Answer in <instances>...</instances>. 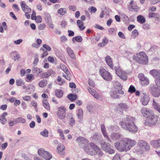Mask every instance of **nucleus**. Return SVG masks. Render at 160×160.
I'll return each instance as SVG.
<instances>
[{
    "instance_id": "c756f323",
    "label": "nucleus",
    "mask_w": 160,
    "mask_h": 160,
    "mask_svg": "<svg viewBox=\"0 0 160 160\" xmlns=\"http://www.w3.org/2000/svg\"><path fill=\"white\" fill-rule=\"evenodd\" d=\"M149 18H154L157 20H159L160 18V14L156 13L151 12L148 14Z\"/></svg>"
},
{
    "instance_id": "f257e3e1",
    "label": "nucleus",
    "mask_w": 160,
    "mask_h": 160,
    "mask_svg": "<svg viewBox=\"0 0 160 160\" xmlns=\"http://www.w3.org/2000/svg\"><path fill=\"white\" fill-rule=\"evenodd\" d=\"M125 121V122L122 121L119 123L120 125L123 128L132 133H135L138 131V128L132 119L127 118Z\"/></svg>"
},
{
    "instance_id": "2f4dec72",
    "label": "nucleus",
    "mask_w": 160,
    "mask_h": 160,
    "mask_svg": "<svg viewBox=\"0 0 160 160\" xmlns=\"http://www.w3.org/2000/svg\"><path fill=\"white\" fill-rule=\"evenodd\" d=\"M67 97L70 101L72 102L77 99V96L76 94L71 93L68 95Z\"/></svg>"
},
{
    "instance_id": "9d476101",
    "label": "nucleus",
    "mask_w": 160,
    "mask_h": 160,
    "mask_svg": "<svg viewBox=\"0 0 160 160\" xmlns=\"http://www.w3.org/2000/svg\"><path fill=\"white\" fill-rule=\"evenodd\" d=\"M38 154L43 157L46 160H49L52 158V155L48 152L45 150L44 149L41 148L38 151Z\"/></svg>"
},
{
    "instance_id": "7ed1b4c3",
    "label": "nucleus",
    "mask_w": 160,
    "mask_h": 160,
    "mask_svg": "<svg viewBox=\"0 0 160 160\" xmlns=\"http://www.w3.org/2000/svg\"><path fill=\"white\" fill-rule=\"evenodd\" d=\"M148 58L144 52H140L138 53V59L137 62L142 64H146L148 63Z\"/></svg>"
},
{
    "instance_id": "20e7f679",
    "label": "nucleus",
    "mask_w": 160,
    "mask_h": 160,
    "mask_svg": "<svg viewBox=\"0 0 160 160\" xmlns=\"http://www.w3.org/2000/svg\"><path fill=\"white\" fill-rule=\"evenodd\" d=\"M137 146L138 148V151L148 150L150 149L149 145L146 141L143 140L138 141Z\"/></svg>"
},
{
    "instance_id": "f3484780",
    "label": "nucleus",
    "mask_w": 160,
    "mask_h": 160,
    "mask_svg": "<svg viewBox=\"0 0 160 160\" xmlns=\"http://www.w3.org/2000/svg\"><path fill=\"white\" fill-rule=\"evenodd\" d=\"M138 78L141 81V83L142 86H146L149 84V81L148 79L145 77L143 73L139 74Z\"/></svg>"
},
{
    "instance_id": "603ef678",
    "label": "nucleus",
    "mask_w": 160,
    "mask_h": 160,
    "mask_svg": "<svg viewBox=\"0 0 160 160\" xmlns=\"http://www.w3.org/2000/svg\"><path fill=\"white\" fill-rule=\"evenodd\" d=\"M136 91L135 88L132 85H131L129 88L128 92L131 93H132Z\"/></svg>"
},
{
    "instance_id": "aec40b11",
    "label": "nucleus",
    "mask_w": 160,
    "mask_h": 160,
    "mask_svg": "<svg viewBox=\"0 0 160 160\" xmlns=\"http://www.w3.org/2000/svg\"><path fill=\"white\" fill-rule=\"evenodd\" d=\"M141 112L142 115L147 118L150 115H151L153 113L151 110L145 107H143L141 109Z\"/></svg>"
},
{
    "instance_id": "4c0bfd02",
    "label": "nucleus",
    "mask_w": 160,
    "mask_h": 160,
    "mask_svg": "<svg viewBox=\"0 0 160 160\" xmlns=\"http://www.w3.org/2000/svg\"><path fill=\"white\" fill-rule=\"evenodd\" d=\"M137 21L141 23H144L146 20L143 16L141 15H139L137 17Z\"/></svg>"
},
{
    "instance_id": "72a5a7b5",
    "label": "nucleus",
    "mask_w": 160,
    "mask_h": 160,
    "mask_svg": "<svg viewBox=\"0 0 160 160\" xmlns=\"http://www.w3.org/2000/svg\"><path fill=\"white\" fill-rule=\"evenodd\" d=\"M55 94L57 97L61 98L63 95V92L61 90L57 89L55 92Z\"/></svg>"
},
{
    "instance_id": "dca6fc26",
    "label": "nucleus",
    "mask_w": 160,
    "mask_h": 160,
    "mask_svg": "<svg viewBox=\"0 0 160 160\" xmlns=\"http://www.w3.org/2000/svg\"><path fill=\"white\" fill-rule=\"evenodd\" d=\"M124 140L127 151L129 150L132 147H133L136 143L135 141L129 138H126L124 139Z\"/></svg>"
},
{
    "instance_id": "de8ad7c7",
    "label": "nucleus",
    "mask_w": 160,
    "mask_h": 160,
    "mask_svg": "<svg viewBox=\"0 0 160 160\" xmlns=\"http://www.w3.org/2000/svg\"><path fill=\"white\" fill-rule=\"evenodd\" d=\"M117 93L115 91V92H110V96L112 97L113 98H118V97L117 94Z\"/></svg>"
},
{
    "instance_id": "2eb2a0df",
    "label": "nucleus",
    "mask_w": 160,
    "mask_h": 160,
    "mask_svg": "<svg viewBox=\"0 0 160 160\" xmlns=\"http://www.w3.org/2000/svg\"><path fill=\"white\" fill-rule=\"evenodd\" d=\"M150 144L152 146L157 149L156 151L157 154L160 157V139L157 140H153L151 141Z\"/></svg>"
},
{
    "instance_id": "e433bc0d",
    "label": "nucleus",
    "mask_w": 160,
    "mask_h": 160,
    "mask_svg": "<svg viewBox=\"0 0 160 160\" xmlns=\"http://www.w3.org/2000/svg\"><path fill=\"white\" fill-rule=\"evenodd\" d=\"M111 137L113 140H117L120 138V135L117 133H112L111 134Z\"/></svg>"
},
{
    "instance_id": "58836bf2",
    "label": "nucleus",
    "mask_w": 160,
    "mask_h": 160,
    "mask_svg": "<svg viewBox=\"0 0 160 160\" xmlns=\"http://www.w3.org/2000/svg\"><path fill=\"white\" fill-rule=\"evenodd\" d=\"M152 105L154 108L160 113V106H159L158 103L155 102L154 99H153Z\"/></svg>"
},
{
    "instance_id": "a211bd4d",
    "label": "nucleus",
    "mask_w": 160,
    "mask_h": 160,
    "mask_svg": "<svg viewBox=\"0 0 160 160\" xmlns=\"http://www.w3.org/2000/svg\"><path fill=\"white\" fill-rule=\"evenodd\" d=\"M151 93L155 97H158L160 95V87L156 85L151 88Z\"/></svg>"
},
{
    "instance_id": "c9c22d12",
    "label": "nucleus",
    "mask_w": 160,
    "mask_h": 160,
    "mask_svg": "<svg viewBox=\"0 0 160 160\" xmlns=\"http://www.w3.org/2000/svg\"><path fill=\"white\" fill-rule=\"evenodd\" d=\"M48 84L47 81L46 79H43L40 81L39 83V86L41 88H44Z\"/></svg>"
},
{
    "instance_id": "69168bd1",
    "label": "nucleus",
    "mask_w": 160,
    "mask_h": 160,
    "mask_svg": "<svg viewBox=\"0 0 160 160\" xmlns=\"http://www.w3.org/2000/svg\"><path fill=\"white\" fill-rule=\"evenodd\" d=\"M12 8L16 11H18L20 10L17 4H13L12 6Z\"/></svg>"
},
{
    "instance_id": "ddd939ff",
    "label": "nucleus",
    "mask_w": 160,
    "mask_h": 160,
    "mask_svg": "<svg viewBox=\"0 0 160 160\" xmlns=\"http://www.w3.org/2000/svg\"><path fill=\"white\" fill-rule=\"evenodd\" d=\"M60 67L66 74V75L63 74L62 75L63 77L67 80L70 81L71 80V74L70 73L69 70L66 66L63 64H60Z\"/></svg>"
},
{
    "instance_id": "c03bdc74",
    "label": "nucleus",
    "mask_w": 160,
    "mask_h": 160,
    "mask_svg": "<svg viewBox=\"0 0 160 160\" xmlns=\"http://www.w3.org/2000/svg\"><path fill=\"white\" fill-rule=\"evenodd\" d=\"M45 19L47 22H50L51 21V18L50 15L48 14L45 15Z\"/></svg>"
},
{
    "instance_id": "f8f14e48",
    "label": "nucleus",
    "mask_w": 160,
    "mask_h": 160,
    "mask_svg": "<svg viewBox=\"0 0 160 160\" xmlns=\"http://www.w3.org/2000/svg\"><path fill=\"white\" fill-rule=\"evenodd\" d=\"M111 146L110 144H107L104 141H102L101 142V148L103 150L110 154L114 153L115 151L113 149L111 148Z\"/></svg>"
},
{
    "instance_id": "9b49d317",
    "label": "nucleus",
    "mask_w": 160,
    "mask_h": 160,
    "mask_svg": "<svg viewBox=\"0 0 160 160\" xmlns=\"http://www.w3.org/2000/svg\"><path fill=\"white\" fill-rule=\"evenodd\" d=\"M66 109L64 106L58 108L57 114L58 118L60 119H63L66 117Z\"/></svg>"
},
{
    "instance_id": "a18cd8bd",
    "label": "nucleus",
    "mask_w": 160,
    "mask_h": 160,
    "mask_svg": "<svg viewBox=\"0 0 160 160\" xmlns=\"http://www.w3.org/2000/svg\"><path fill=\"white\" fill-rule=\"evenodd\" d=\"M138 35V30L136 29H134L132 32L131 36L135 38Z\"/></svg>"
},
{
    "instance_id": "6e6552de",
    "label": "nucleus",
    "mask_w": 160,
    "mask_h": 160,
    "mask_svg": "<svg viewBox=\"0 0 160 160\" xmlns=\"http://www.w3.org/2000/svg\"><path fill=\"white\" fill-rule=\"evenodd\" d=\"M150 73L155 78L156 84L160 87V70L153 69L150 71Z\"/></svg>"
},
{
    "instance_id": "39448f33",
    "label": "nucleus",
    "mask_w": 160,
    "mask_h": 160,
    "mask_svg": "<svg viewBox=\"0 0 160 160\" xmlns=\"http://www.w3.org/2000/svg\"><path fill=\"white\" fill-rule=\"evenodd\" d=\"M99 74L104 80L110 81L112 79V77L110 73L103 68H101L99 69Z\"/></svg>"
},
{
    "instance_id": "f704fd0d",
    "label": "nucleus",
    "mask_w": 160,
    "mask_h": 160,
    "mask_svg": "<svg viewBox=\"0 0 160 160\" xmlns=\"http://www.w3.org/2000/svg\"><path fill=\"white\" fill-rule=\"evenodd\" d=\"M65 149V147L62 144H60L58 145L57 147V149L58 151V152L60 154V153Z\"/></svg>"
},
{
    "instance_id": "b1692460",
    "label": "nucleus",
    "mask_w": 160,
    "mask_h": 160,
    "mask_svg": "<svg viewBox=\"0 0 160 160\" xmlns=\"http://www.w3.org/2000/svg\"><path fill=\"white\" fill-rule=\"evenodd\" d=\"M42 104L44 108L47 110L48 111L50 110V106L47 99H43Z\"/></svg>"
},
{
    "instance_id": "13d9d810",
    "label": "nucleus",
    "mask_w": 160,
    "mask_h": 160,
    "mask_svg": "<svg viewBox=\"0 0 160 160\" xmlns=\"http://www.w3.org/2000/svg\"><path fill=\"white\" fill-rule=\"evenodd\" d=\"M57 81L58 82H61V83L60 84V85H62L65 82L64 80H62V78L60 76L58 77Z\"/></svg>"
},
{
    "instance_id": "79ce46f5",
    "label": "nucleus",
    "mask_w": 160,
    "mask_h": 160,
    "mask_svg": "<svg viewBox=\"0 0 160 160\" xmlns=\"http://www.w3.org/2000/svg\"><path fill=\"white\" fill-rule=\"evenodd\" d=\"M58 12L61 15H64L66 13V9L64 8H61L58 10Z\"/></svg>"
},
{
    "instance_id": "4be33fe9",
    "label": "nucleus",
    "mask_w": 160,
    "mask_h": 160,
    "mask_svg": "<svg viewBox=\"0 0 160 160\" xmlns=\"http://www.w3.org/2000/svg\"><path fill=\"white\" fill-rule=\"evenodd\" d=\"M149 101V98L146 94H143L141 99V102L144 106L147 105Z\"/></svg>"
},
{
    "instance_id": "bb28decb",
    "label": "nucleus",
    "mask_w": 160,
    "mask_h": 160,
    "mask_svg": "<svg viewBox=\"0 0 160 160\" xmlns=\"http://www.w3.org/2000/svg\"><path fill=\"white\" fill-rule=\"evenodd\" d=\"M122 87L120 84H119L118 85H116L115 87V91L117 93L122 94L124 93L123 91L122 90Z\"/></svg>"
},
{
    "instance_id": "7c9ffc66",
    "label": "nucleus",
    "mask_w": 160,
    "mask_h": 160,
    "mask_svg": "<svg viewBox=\"0 0 160 160\" xmlns=\"http://www.w3.org/2000/svg\"><path fill=\"white\" fill-rule=\"evenodd\" d=\"M83 116V110L81 109H78L77 113V116L78 119L81 120H82Z\"/></svg>"
},
{
    "instance_id": "5fc2aeb1",
    "label": "nucleus",
    "mask_w": 160,
    "mask_h": 160,
    "mask_svg": "<svg viewBox=\"0 0 160 160\" xmlns=\"http://www.w3.org/2000/svg\"><path fill=\"white\" fill-rule=\"evenodd\" d=\"M88 10L91 13H95L97 10L96 8L93 6H92L90 8H89Z\"/></svg>"
},
{
    "instance_id": "49530a36",
    "label": "nucleus",
    "mask_w": 160,
    "mask_h": 160,
    "mask_svg": "<svg viewBox=\"0 0 160 160\" xmlns=\"http://www.w3.org/2000/svg\"><path fill=\"white\" fill-rule=\"evenodd\" d=\"M40 134L43 137H48V132L46 129H44L43 131L41 132Z\"/></svg>"
},
{
    "instance_id": "473e14b6",
    "label": "nucleus",
    "mask_w": 160,
    "mask_h": 160,
    "mask_svg": "<svg viewBox=\"0 0 160 160\" xmlns=\"http://www.w3.org/2000/svg\"><path fill=\"white\" fill-rule=\"evenodd\" d=\"M67 51L69 55L72 58H75V55L73 50L70 48H67Z\"/></svg>"
},
{
    "instance_id": "052dcab7",
    "label": "nucleus",
    "mask_w": 160,
    "mask_h": 160,
    "mask_svg": "<svg viewBox=\"0 0 160 160\" xmlns=\"http://www.w3.org/2000/svg\"><path fill=\"white\" fill-rule=\"evenodd\" d=\"M99 150H98L97 151H96V154H98L99 157L102 156L103 155V153L102 151L100 148L99 147Z\"/></svg>"
},
{
    "instance_id": "a19ab883",
    "label": "nucleus",
    "mask_w": 160,
    "mask_h": 160,
    "mask_svg": "<svg viewBox=\"0 0 160 160\" xmlns=\"http://www.w3.org/2000/svg\"><path fill=\"white\" fill-rule=\"evenodd\" d=\"M14 121L15 122H16V123L21 122L24 123H25L26 122V120L25 119L21 117L17 118L15 119Z\"/></svg>"
},
{
    "instance_id": "4d7b16f0",
    "label": "nucleus",
    "mask_w": 160,
    "mask_h": 160,
    "mask_svg": "<svg viewBox=\"0 0 160 160\" xmlns=\"http://www.w3.org/2000/svg\"><path fill=\"white\" fill-rule=\"evenodd\" d=\"M104 137L107 139L108 141H110V140L107 134L106 131H104L102 132Z\"/></svg>"
},
{
    "instance_id": "412c9836",
    "label": "nucleus",
    "mask_w": 160,
    "mask_h": 160,
    "mask_svg": "<svg viewBox=\"0 0 160 160\" xmlns=\"http://www.w3.org/2000/svg\"><path fill=\"white\" fill-rule=\"evenodd\" d=\"M76 141L79 143L80 146H82V144L86 145L88 144V141L83 137H78L76 139Z\"/></svg>"
},
{
    "instance_id": "8fccbe9b",
    "label": "nucleus",
    "mask_w": 160,
    "mask_h": 160,
    "mask_svg": "<svg viewBox=\"0 0 160 160\" xmlns=\"http://www.w3.org/2000/svg\"><path fill=\"white\" fill-rule=\"evenodd\" d=\"M33 88H34V86L32 84L29 85L26 88V91L27 92H32L31 89H32Z\"/></svg>"
},
{
    "instance_id": "09e8293b",
    "label": "nucleus",
    "mask_w": 160,
    "mask_h": 160,
    "mask_svg": "<svg viewBox=\"0 0 160 160\" xmlns=\"http://www.w3.org/2000/svg\"><path fill=\"white\" fill-rule=\"evenodd\" d=\"M34 20H35L36 22L37 23H40L42 22V17L40 16H37Z\"/></svg>"
},
{
    "instance_id": "ea45409f",
    "label": "nucleus",
    "mask_w": 160,
    "mask_h": 160,
    "mask_svg": "<svg viewBox=\"0 0 160 160\" xmlns=\"http://www.w3.org/2000/svg\"><path fill=\"white\" fill-rule=\"evenodd\" d=\"M16 82L17 85L18 86H22L23 85L25 84V83L23 80L21 79L17 80Z\"/></svg>"
},
{
    "instance_id": "c85d7f7f",
    "label": "nucleus",
    "mask_w": 160,
    "mask_h": 160,
    "mask_svg": "<svg viewBox=\"0 0 160 160\" xmlns=\"http://www.w3.org/2000/svg\"><path fill=\"white\" fill-rule=\"evenodd\" d=\"M106 61L107 64L112 68H113L112 62L111 58L109 56H107L106 58Z\"/></svg>"
},
{
    "instance_id": "6ab92c4d",
    "label": "nucleus",
    "mask_w": 160,
    "mask_h": 160,
    "mask_svg": "<svg viewBox=\"0 0 160 160\" xmlns=\"http://www.w3.org/2000/svg\"><path fill=\"white\" fill-rule=\"evenodd\" d=\"M128 9L131 11L137 12L138 9V7L135 4L133 0H131L128 4Z\"/></svg>"
},
{
    "instance_id": "393cba45",
    "label": "nucleus",
    "mask_w": 160,
    "mask_h": 160,
    "mask_svg": "<svg viewBox=\"0 0 160 160\" xmlns=\"http://www.w3.org/2000/svg\"><path fill=\"white\" fill-rule=\"evenodd\" d=\"M53 72L52 69H50L47 72L43 73L41 76L42 78H47L51 76Z\"/></svg>"
},
{
    "instance_id": "0eeeda50",
    "label": "nucleus",
    "mask_w": 160,
    "mask_h": 160,
    "mask_svg": "<svg viewBox=\"0 0 160 160\" xmlns=\"http://www.w3.org/2000/svg\"><path fill=\"white\" fill-rule=\"evenodd\" d=\"M115 70L116 74L121 79L126 80L127 78V73L122 71L119 66H117L115 68Z\"/></svg>"
},
{
    "instance_id": "bf43d9fd",
    "label": "nucleus",
    "mask_w": 160,
    "mask_h": 160,
    "mask_svg": "<svg viewBox=\"0 0 160 160\" xmlns=\"http://www.w3.org/2000/svg\"><path fill=\"white\" fill-rule=\"evenodd\" d=\"M69 10L75 11L76 10V7L75 6L71 5L68 7Z\"/></svg>"
},
{
    "instance_id": "a878e982",
    "label": "nucleus",
    "mask_w": 160,
    "mask_h": 160,
    "mask_svg": "<svg viewBox=\"0 0 160 160\" xmlns=\"http://www.w3.org/2000/svg\"><path fill=\"white\" fill-rule=\"evenodd\" d=\"M128 108V106L125 103H121L118 104L117 109L120 111L126 110Z\"/></svg>"
},
{
    "instance_id": "0e129e2a",
    "label": "nucleus",
    "mask_w": 160,
    "mask_h": 160,
    "mask_svg": "<svg viewBox=\"0 0 160 160\" xmlns=\"http://www.w3.org/2000/svg\"><path fill=\"white\" fill-rule=\"evenodd\" d=\"M112 160H121L120 156L118 154H116L113 158Z\"/></svg>"
},
{
    "instance_id": "cd10ccee",
    "label": "nucleus",
    "mask_w": 160,
    "mask_h": 160,
    "mask_svg": "<svg viewBox=\"0 0 160 160\" xmlns=\"http://www.w3.org/2000/svg\"><path fill=\"white\" fill-rule=\"evenodd\" d=\"M77 23L80 30L82 31L85 28V27L84 25V23L82 20H78Z\"/></svg>"
},
{
    "instance_id": "774afa93",
    "label": "nucleus",
    "mask_w": 160,
    "mask_h": 160,
    "mask_svg": "<svg viewBox=\"0 0 160 160\" xmlns=\"http://www.w3.org/2000/svg\"><path fill=\"white\" fill-rule=\"evenodd\" d=\"M61 41L62 42H65L67 41V38L66 36H63L60 38Z\"/></svg>"
},
{
    "instance_id": "f03ea898",
    "label": "nucleus",
    "mask_w": 160,
    "mask_h": 160,
    "mask_svg": "<svg viewBox=\"0 0 160 160\" xmlns=\"http://www.w3.org/2000/svg\"><path fill=\"white\" fill-rule=\"evenodd\" d=\"M83 149L87 154L91 156L96 155V151L99 150V147L93 143L87 144L83 147Z\"/></svg>"
},
{
    "instance_id": "338daca9",
    "label": "nucleus",
    "mask_w": 160,
    "mask_h": 160,
    "mask_svg": "<svg viewBox=\"0 0 160 160\" xmlns=\"http://www.w3.org/2000/svg\"><path fill=\"white\" fill-rule=\"evenodd\" d=\"M22 99L23 100L26 101H28L31 99L30 97L29 96H26L23 97Z\"/></svg>"
},
{
    "instance_id": "6e6d98bb",
    "label": "nucleus",
    "mask_w": 160,
    "mask_h": 160,
    "mask_svg": "<svg viewBox=\"0 0 160 160\" xmlns=\"http://www.w3.org/2000/svg\"><path fill=\"white\" fill-rule=\"evenodd\" d=\"M31 103L36 110L37 109V103L36 101L34 100H32L31 102Z\"/></svg>"
},
{
    "instance_id": "3c124183",
    "label": "nucleus",
    "mask_w": 160,
    "mask_h": 160,
    "mask_svg": "<svg viewBox=\"0 0 160 160\" xmlns=\"http://www.w3.org/2000/svg\"><path fill=\"white\" fill-rule=\"evenodd\" d=\"M69 124L71 126H72L75 124V121L74 118L72 117H71L69 119Z\"/></svg>"
},
{
    "instance_id": "423d86ee",
    "label": "nucleus",
    "mask_w": 160,
    "mask_h": 160,
    "mask_svg": "<svg viewBox=\"0 0 160 160\" xmlns=\"http://www.w3.org/2000/svg\"><path fill=\"white\" fill-rule=\"evenodd\" d=\"M21 8L22 11L25 12V15L27 19H29L30 15L29 14L31 12V8L27 5L24 2L22 1L20 3Z\"/></svg>"
},
{
    "instance_id": "864d4df0",
    "label": "nucleus",
    "mask_w": 160,
    "mask_h": 160,
    "mask_svg": "<svg viewBox=\"0 0 160 160\" xmlns=\"http://www.w3.org/2000/svg\"><path fill=\"white\" fill-rule=\"evenodd\" d=\"M26 78L29 81H31L34 79V77L32 74H30L27 75Z\"/></svg>"
},
{
    "instance_id": "1a4fd4ad",
    "label": "nucleus",
    "mask_w": 160,
    "mask_h": 160,
    "mask_svg": "<svg viewBox=\"0 0 160 160\" xmlns=\"http://www.w3.org/2000/svg\"><path fill=\"white\" fill-rule=\"evenodd\" d=\"M158 117L155 116L152 113V115L147 117L145 120V123L146 124H148L149 125H152L154 124L157 121Z\"/></svg>"
},
{
    "instance_id": "e2e57ef3",
    "label": "nucleus",
    "mask_w": 160,
    "mask_h": 160,
    "mask_svg": "<svg viewBox=\"0 0 160 160\" xmlns=\"http://www.w3.org/2000/svg\"><path fill=\"white\" fill-rule=\"evenodd\" d=\"M109 34H112L115 33V30L113 28H110L108 31Z\"/></svg>"
},
{
    "instance_id": "37998d69",
    "label": "nucleus",
    "mask_w": 160,
    "mask_h": 160,
    "mask_svg": "<svg viewBox=\"0 0 160 160\" xmlns=\"http://www.w3.org/2000/svg\"><path fill=\"white\" fill-rule=\"evenodd\" d=\"M74 40L78 42H81L82 40V38L81 36H78L72 38V40L73 41Z\"/></svg>"
},
{
    "instance_id": "4468645a",
    "label": "nucleus",
    "mask_w": 160,
    "mask_h": 160,
    "mask_svg": "<svg viewBox=\"0 0 160 160\" xmlns=\"http://www.w3.org/2000/svg\"><path fill=\"white\" fill-rule=\"evenodd\" d=\"M114 145L118 151L121 152L127 151L124 139L121 141L120 142L115 143Z\"/></svg>"
},
{
    "instance_id": "680f3d73",
    "label": "nucleus",
    "mask_w": 160,
    "mask_h": 160,
    "mask_svg": "<svg viewBox=\"0 0 160 160\" xmlns=\"http://www.w3.org/2000/svg\"><path fill=\"white\" fill-rule=\"evenodd\" d=\"M37 17L36 16V13L35 11H32V14L31 15V19L32 20H34L35 18Z\"/></svg>"
},
{
    "instance_id": "5701e85b",
    "label": "nucleus",
    "mask_w": 160,
    "mask_h": 160,
    "mask_svg": "<svg viewBox=\"0 0 160 160\" xmlns=\"http://www.w3.org/2000/svg\"><path fill=\"white\" fill-rule=\"evenodd\" d=\"M87 89L89 92L95 98L97 99H99L100 96L98 93L95 90L90 88H88Z\"/></svg>"
}]
</instances>
